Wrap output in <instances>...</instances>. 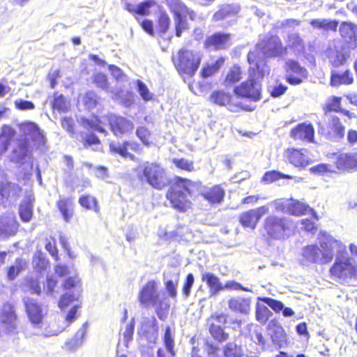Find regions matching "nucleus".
Instances as JSON below:
<instances>
[{"mask_svg": "<svg viewBox=\"0 0 357 357\" xmlns=\"http://www.w3.org/2000/svg\"><path fill=\"white\" fill-rule=\"evenodd\" d=\"M317 239L319 247L310 245L302 249L301 261L303 264H328L333 260L335 252L337 255L346 252V246L326 231H320Z\"/></svg>", "mask_w": 357, "mask_h": 357, "instance_id": "f257e3e1", "label": "nucleus"}, {"mask_svg": "<svg viewBox=\"0 0 357 357\" xmlns=\"http://www.w3.org/2000/svg\"><path fill=\"white\" fill-rule=\"evenodd\" d=\"M250 64L249 78L234 89L235 94L241 98L254 101L259 100L261 96V85L256 81L264 76L263 70H259V63L256 59L255 52H250L248 55Z\"/></svg>", "mask_w": 357, "mask_h": 357, "instance_id": "f03ea898", "label": "nucleus"}, {"mask_svg": "<svg viewBox=\"0 0 357 357\" xmlns=\"http://www.w3.org/2000/svg\"><path fill=\"white\" fill-rule=\"evenodd\" d=\"M191 185L192 182L188 179H176L166 195L173 208L179 211H185L190 207L191 202L188 197L190 195Z\"/></svg>", "mask_w": 357, "mask_h": 357, "instance_id": "7ed1b4c3", "label": "nucleus"}, {"mask_svg": "<svg viewBox=\"0 0 357 357\" xmlns=\"http://www.w3.org/2000/svg\"><path fill=\"white\" fill-rule=\"evenodd\" d=\"M202 56L199 52L182 49L176 56H172V61L178 72L181 75L192 76L197 70Z\"/></svg>", "mask_w": 357, "mask_h": 357, "instance_id": "20e7f679", "label": "nucleus"}, {"mask_svg": "<svg viewBox=\"0 0 357 357\" xmlns=\"http://www.w3.org/2000/svg\"><path fill=\"white\" fill-rule=\"evenodd\" d=\"M256 59L258 61L257 51L268 58L282 57L287 54V47H284L281 39L276 35H265L259 38L256 45Z\"/></svg>", "mask_w": 357, "mask_h": 357, "instance_id": "39448f33", "label": "nucleus"}, {"mask_svg": "<svg viewBox=\"0 0 357 357\" xmlns=\"http://www.w3.org/2000/svg\"><path fill=\"white\" fill-rule=\"evenodd\" d=\"M318 132L328 139L339 142L344 137L345 126L337 116L325 114L323 121L318 123Z\"/></svg>", "mask_w": 357, "mask_h": 357, "instance_id": "423d86ee", "label": "nucleus"}, {"mask_svg": "<svg viewBox=\"0 0 357 357\" xmlns=\"http://www.w3.org/2000/svg\"><path fill=\"white\" fill-rule=\"evenodd\" d=\"M139 300L146 307H153L159 319H163L160 310L163 308V305L166 307L167 305L160 295L157 282L149 281L141 289L139 294Z\"/></svg>", "mask_w": 357, "mask_h": 357, "instance_id": "0eeeda50", "label": "nucleus"}, {"mask_svg": "<svg viewBox=\"0 0 357 357\" xmlns=\"http://www.w3.org/2000/svg\"><path fill=\"white\" fill-rule=\"evenodd\" d=\"M144 180L153 188L161 190L169 183L165 170L156 163H146L143 169Z\"/></svg>", "mask_w": 357, "mask_h": 357, "instance_id": "6e6552de", "label": "nucleus"}, {"mask_svg": "<svg viewBox=\"0 0 357 357\" xmlns=\"http://www.w3.org/2000/svg\"><path fill=\"white\" fill-rule=\"evenodd\" d=\"M166 1L174 14L176 36L180 37L182 32L188 28L185 20L187 15L193 19L194 13L190 11L180 0H166Z\"/></svg>", "mask_w": 357, "mask_h": 357, "instance_id": "1a4fd4ad", "label": "nucleus"}, {"mask_svg": "<svg viewBox=\"0 0 357 357\" xmlns=\"http://www.w3.org/2000/svg\"><path fill=\"white\" fill-rule=\"evenodd\" d=\"M289 221L285 218L269 215L264 220V228L269 237L281 240L287 236V232L289 229Z\"/></svg>", "mask_w": 357, "mask_h": 357, "instance_id": "9d476101", "label": "nucleus"}, {"mask_svg": "<svg viewBox=\"0 0 357 357\" xmlns=\"http://www.w3.org/2000/svg\"><path fill=\"white\" fill-rule=\"evenodd\" d=\"M63 287L67 292L61 296L59 302V307L61 310L67 307L80 297L82 294L80 279L77 276H69L63 283Z\"/></svg>", "mask_w": 357, "mask_h": 357, "instance_id": "9b49d317", "label": "nucleus"}, {"mask_svg": "<svg viewBox=\"0 0 357 357\" xmlns=\"http://www.w3.org/2000/svg\"><path fill=\"white\" fill-rule=\"evenodd\" d=\"M344 253L337 255L336 252L335 262L330 271L333 276L339 278H357V266L351 262V259L343 256Z\"/></svg>", "mask_w": 357, "mask_h": 357, "instance_id": "f8f14e48", "label": "nucleus"}, {"mask_svg": "<svg viewBox=\"0 0 357 357\" xmlns=\"http://www.w3.org/2000/svg\"><path fill=\"white\" fill-rule=\"evenodd\" d=\"M286 81L291 85H299L307 77V70L294 59H286L284 65Z\"/></svg>", "mask_w": 357, "mask_h": 357, "instance_id": "ddd939ff", "label": "nucleus"}, {"mask_svg": "<svg viewBox=\"0 0 357 357\" xmlns=\"http://www.w3.org/2000/svg\"><path fill=\"white\" fill-rule=\"evenodd\" d=\"M0 324L5 333L15 335L17 333V317L14 307L10 303H5L0 310Z\"/></svg>", "mask_w": 357, "mask_h": 357, "instance_id": "4468645a", "label": "nucleus"}, {"mask_svg": "<svg viewBox=\"0 0 357 357\" xmlns=\"http://www.w3.org/2000/svg\"><path fill=\"white\" fill-rule=\"evenodd\" d=\"M20 130L24 135L23 141L28 144L31 141L33 146L38 149H43L45 146L46 139L36 123L32 122L22 123Z\"/></svg>", "mask_w": 357, "mask_h": 357, "instance_id": "2eb2a0df", "label": "nucleus"}, {"mask_svg": "<svg viewBox=\"0 0 357 357\" xmlns=\"http://www.w3.org/2000/svg\"><path fill=\"white\" fill-rule=\"evenodd\" d=\"M23 301L29 321L34 328H40L45 314L41 305L29 297H25Z\"/></svg>", "mask_w": 357, "mask_h": 357, "instance_id": "dca6fc26", "label": "nucleus"}, {"mask_svg": "<svg viewBox=\"0 0 357 357\" xmlns=\"http://www.w3.org/2000/svg\"><path fill=\"white\" fill-rule=\"evenodd\" d=\"M349 49L351 48L344 43L336 42L333 47H331L328 50V57L331 63L334 67L343 65L349 56Z\"/></svg>", "mask_w": 357, "mask_h": 357, "instance_id": "f3484780", "label": "nucleus"}, {"mask_svg": "<svg viewBox=\"0 0 357 357\" xmlns=\"http://www.w3.org/2000/svg\"><path fill=\"white\" fill-rule=\"evenodd\" d=\"M268 211L269 208L266 206H263L256 209L250 210L243 213L240 215V222L244 227H250L254 229L261 218L265 214L268 213Z\"/></svg>", "mask_w": 357, "mask_h": 357, "instance_id": "a211bd4d", "label": "nucleus"}, {"mask_svg": "<svg viewBox=\"0 0 357 357\" xmlns=\"http://www.w3.org/2000/svg\"><path fill=\"white\" fill-rule=\"evenodd\" d=\"M109 123L112 132L116 136L131 132L134 128L133 123L123 116L110 115Z\"/></svg>", "mask_w": 357, "mask_h": 357, "instance_id": "6ab92c4d", "label": "nucleus"}, {"mask_svg": "<svg viewBox=\"0 0 357 357\" xmlns=\"http://www.w3.org/2000/svg\"><path fill=\"white\" fill-rule=\"evenodd\" d=\"M268 333L271 336L273 343L279 348H283L288 345L287 335L284 328L277 321H271L268 324Z\"/></svg>", "mask_w": 357, "mask_h": 357, "instance_id": "aec40b11", "label": "nucleus"}, {"mask_svg": "<svg viewBox=\"0 0 357 357\" xmlns=\"http://www.w3.org/2000/svg\"><path fill=\"white\" fill-rule=\"evenodd\" d=\"M284 156L291 164L297 167H305L310 162L307 151L305 149H287L284 152Z\"/></svg>", "mask_w": 357, "mask_h": 357, "instance_id": "412c9836", "label": "nucleus"}, {"mask_svg": "<svg viewBox=\"0 0 357 357\" xmlns=\"http://www.w3.org/2000/svg\"><path fill=\"white\" fill-rule=\"evenodd\" d=\"M128 149L137 153H140L142 151L139 144L135 142H125L123 144H116L114 143L109 144V150L112 153L119 154L123 158H128L132 160H135V155L130 153L128 151Z\"/></svg>", "mask_w": 357, "mask_h": 357, "instance_id": "4be33fe9", "label": "nucleus"}, {"mask_svg": "<svg viewBox=\"0 0 357 357\" xmlns=\"http://www.w3.org/2000/svg\"><path fill=\"white\" fill-rule=\"evenodd\" d=\"M21 188L18 185L7 181L6 174L0 170V199L17 198L19 197Z\"/></svg>", "mask_w": 357, "mask_h": 357, "instance_id": "5701e85b", "label": "nucleus"}, {"mask_svg": "<svg viewBox=\"0 0 357 357\" xmlns=\"http://www.w3.org/2000/svg\"><path fill=\"white\" fill-rule=\"evenodd\" d=\"M335 165L340 171L357 170V152L340 153L336 158Z\"/></svg>", "mask_w": 357, "mask_h": 357, "instance_id": "b1692460", "label": "nucleus"}, {"mask_svg": "<svg viewBox=\"0 0 357 357\" xmlns=\"http://www.w3.org/2000/svg\"><path fill=\"white\" fill-rule=\"evenodd\" d=\"M314 130L310 123H299L291 130L290 136L294 139H300L307 142H312L314 140Z\"/></svg>", "mask_w": 357, "mask_h": 357, "instance_id": "393cba45", "label": "nucleus"}, {"mask_svg": "<svg viewBox=\"0 0 357 357\" xmlns=\"http://www.w3.org/2000/svg\"><path fill=\"white\" fill-rule=\"evenodd\" d=\"M231 35L229 33H216L206 40L207 47H213L215 50L225 49L231 45Z\"/></svg>", "mask_w": 357, "mask_h": 357, "instance_id": "a878e982", "label": "nucleus"}, {"mask_svg": "<svg viewBox=\"0 0 357 357\" xmlns=\"http://www.w3.org/2000/svg\"><path fill=\"white\" fill-rule=\"evenodd\" d=\"M341 36L348 43V47L354 48L356 46L357 26L351 22H342L340 26Z\"/></svg>", "mask_w": 357, "mask_h": 357, "instance_id": "bb28decb", "label": "nucleus"}, {"mask_svg": "<svg viewBox=\"0 0 357 357\" xmlns=\"http://www.w3.org/2000/svg\"><path fill=\"white\" fill-rule=\"evenodd\" d=\"M201 195L204 199L212 204H218L222 202L225 197V190L220 185H214L211 188H204Z\"/></svg>", "mask_w": 357, "mask_h": 357, "instance_id": "cd10ccee", "label": "nucleus"}, {"mask_svg": "<svg viewBox=\"0 0 357 357\" xmlns=\"http://www.w3.org/2000/svg\"><path fill=\"white\" fill-rule=\"evenodd\" d=\"M287 50H291L295 54L303 53L305 50V43L298 33L288 34L285 39Z\"/></svg>", "mask_w": 357, "mask_h": 357, "instance_id": "c85d7f7f", "label": "nucleus"}, {"mask_svg": "<svg viewBox=\"0 0 357 357\" xmlns=\"http://www.w3.org/2000/svg\"><path fill=\"white\" fill-rule=\"evenodd\" d=\"M289 211L291 214L294 215L310 214L312 215L316 220H319L317 213L314 209L310 208L308 205L298 201L292 200L289 204Z\"/></svg>", "mask_w": 357, "mask_h": 357, "instance_id": "c756f323", "label": "nucleus"}, {"mask_svg": "<svg viewBox=\"0 0 357 357\" xmlns=\"http://www.w3.org/2000/svg\"><path fill=\"white\" fill-rule=\"evenodd\" d=\"M240 10V7L236 4H227L220 7L213 16V20L218 22L227 17H234Z\"/></svg>", "mask_w": 357, "mask_h": 357, "instance_id": "7c9ffc66", "label": "nucleus"}, {"mask_svg": "<svg viewBox=\"0 0 357 357\" xmlns=\"http://www.w3.org/2000/svg\"><path fill=\"white\" fill-rule=\"evenodd\" d=\"M18 228V225L14 217L5 218L0 220V236L8 237L14 235Z\"/></svg>", "mask_w": 357, "mask_h": 357, "instance_id": "2f4dec72", "label": "nucleus"}, {"mask_svg": "<svg viewBox=\"0 0 357 357\" xmlns=\"http://www.w3.org/2000/svg\"><path fill=\"white\" fill-rule=\"evenodd\" d=\"M34 197L32 195H27L20 206V216L22 221L29 222L33 215Z\"/></svg>", "mask_w": 357, "mask_h": 357, "instance_id": "473e14b6", "label": "nucleus"}, {"mask_svg": "<svg viewBox=\"0 0 357 357\" xmlns=\"http://www.w3.org/2000/svg\"><path fill=\"white\" fill-rule=\"evenodd\" d=\"M354 82V77L349 70H345L342 73L333 72L331 76V85L332 86H339L342 84L349 85Z\"/></svg>", "mask_w": 357, "mask_h": 357, "instance_id": "72a5a7b5", "label": "nucleus"}, {"mask_svg": "<svg viewBox=\"0 0 357 357\" xmlns=\"http://www.w3.org/2000/svg\"><path fill=\"white\" fill-rule=\"evenodd\" d=\"M310 24L314 29L324 31H335L338 26V21L328 19H314L310 21Z\"/></svg>", "mask_w": 357, "mask_h": 357, "instance_id": "f704fd0d", "label": "nucleus"}, {"mask_svg": "<svg viewBox=\"0 0 357 357\" xmlns=\"http://www.w3.org/2000/svg\"><path fill=\"white\" fill-rule=\"evenodd\" d=\"M202 280L206 282L209 287L211 295H215L218 291L223 289V287L219 278L211 273H205L202 275Z\"/></svg>", "mask_w": 357, "mask_h": 357, "instance_id": "c9c22d12", "label": "nucleus"}, {"mask_svg": "<svg viewBox=\"0 0 357 357\" xmlns=\"http://www.w3.org/2000/svg\"><path fill=\"white\" fill-rule=\"evenodd\" d=\"M15 135V131L8 126H3L0 134V154H3L8 149L11 139Z\"/></svg>", "mask_w": 357, "mask_h": 357, "instance_id": "e433bc0d", "label": "nucleus"}, {"mask_svg": "<svg viewBox=\"0 0 357 357\" xmlns=\"http://www.w3.org/2000/svg\"><path fill=\"white\" fill-rule=\"evenodd\" d=\"M29 153V144L25 141H19L12 151L11 160L17 162L22 161Z\"/></svg>", "mask_w": 357, "mask_h": 357, "instance_id": "4c0bfd02", "label": "nucleus"}, {"mask_svg": "<svg viewBox=\"0 0 357 357\" xmlns=\"http://www.w3.org/2000/svg\"><path fill=\"white\" fill-rule=\"evenodd\" d=\"M250 303L249 299L237 298L230 299L228 302V305L231 310L247 314L250 310Z\"/></svg>", "mask_w": 357, "mask_h": 357, "instance_id": "58836bf2", "label": "nucleus"}, {"mask_svg": "<svg viewBox=\"0 0 357 357\" xmlns=\"http://www.w3.org/2000/svg\"><path fill=\"white\" fill-rule=\"evenodd\" d=\"M86 334L84 328L79 329L73 338L65 342L63 348L67 351H75L81 347L83 342V338Z\"/></svg>", "mask_w": 357, "mask_h": 357, "instance_id": "ea45409f", "label": "nucleus"}, {"mask_svg": "<svg viewBox=\"0 0 357 357\" xmlns=\"http://www.w3.org/2000/svg\"><path fill=\"white\" fill-rule=\"evenodd\" d=\"M57 207L65 221L68 222L73 215V204L70 199H61L57 202Z\"/></svg>", "mask_w": 357, "mask_h": 357, "instance_id": "a19ab883", "label": "nucleus"}, {"mask_svg": "<svg viewBox=\"0 0 357 357\" xmlns=\"http://www.w3.org/2000/svg\"><path fill=\"white\" fill-rule=\"evenodd\" d=\"M224 357H243V351L241 347L234 342H229L222 349Z\"/></svg>", "mask_w": 357, "mask_h": 357, "instance_id": "79ce46f5", "label": "nucleus"}, {"mask_svg": "<svg viewBox=\"0 0 357 357\" xmlns=\"http://www.w3.org/2000/svg\"><path fill=\"white\" fill-rule=\"evenodd\" d=\"M26 261L17 259L15 261L14 264L9 267L7 276L9 280H14L19 273L26 267Z\"/></svg>", "mask_w": 357, "mask_h": 357, "instance_id": "37998d69", "label": "nucleus"}, {"mask_svg": "<svg viewBox=\"0 0 357 357\" xmlns=\"http://www.w3.org/2000/svg\"><path fill=\"white\" fill-rule=\"evenodd\" d=\"M210 100L216 105L223 106L229 102L231 96L223 91H215L211 94Z\"/></svg>", "mask_w": 357, "mask_h": 357, "instance_id": "c03bdc74", "label": "nucleus"}, {"mask_svg": "<svg viewBox=\"0 0 357 357\" xmlns=\"http://www.w3.org/2000/svg\"><path fill=\"white\" fill-rule=\"evenodd\" d=\"M209 331L212 337L219 342H222L229 339V334L214 323H212L209 328Z\"/></svg>", "mask_w": 357, "mask_h": 357, "instance_id": "a18cd8bd", "label": "nucleus"}, {"mask_svg": "<svg viewBox=\"0 0 357 357\" xmlns=\"http://www.w3.org/2000/svg\"><path fill=\"white\" fill-rule=\"evenodd\" d=\"M224 61L225 59L221 57L218 59L215 63L208 64L207 66H204L201 71L202 77H208L212 75L219 70V68L222 66Z\"/></svg>", "mask_w": 357, "mask_h": 357, "instance_id": "49530a36", "label": "nucleus"}, {"mask_svg": "<svg viewBox=\"0 0 357 357\" xmlns=\"http://www.w3.org/2000/svg\"><path fill=\"white\" fill-rule=\"evenodd\" d=\"M271 311L266 305L257 303L256 306V319L261 324H264L271 316Z\"/></svg>", "mask_w": 357, "mask_h": 357, "instance_id": "de8ad7c7", "label": "nucleus"}, {"mask_svg": "<svg viewBox=\"0 0 357 357\" xmlns=\"http://www.w3.org/2000/svg\"><path fill=\"white\" fill-rule=\"evenodd\" d=\"M241 78V71L240 67L237 66H234L229 70L225 83L227 86L231 85L238 81H239Z\"/></svg>", "mask_w": 357, "mask_h": 357, "instance_id": "09e8293b", "label": "nucleus"}, {"mask_svg": "<svg viewBox=\"0 0 357 357\" xmlns=\"http://www.w3.org/2000/svg\"><path fill=\"white\" fill-rule=\"evenodd\" d=\"M82 101L87 109H91L98 104L99 98L94 92L89 91L82 97Z\"/></svg>", "mask_w": 357, "mask_h": 357, "instance_id": "8fccbe9b", "label": "nucleus"}, {"mask_svg": "<svg viewBox=\"0 0 357 357\" xmlns=\"http://www.w3.org/2000/svg\"><path fill=\"white\" fill-rule=\"evenodd\" d=\"M136 84L137 87V91L143 100L147 102L151 100L153 98V94L150 92L147 86L142 81L137 79L136 81Z\"/></svg>", "mask_w": 357, "mask_h": 357, "instance_id": "3c124183", "label": "nucleus"}, {"mask_svg": "<svg viewBox=\"0 0 357 357\" xmlns=\"http://www.w3.org/2000/svg\"><path fill=\"white\" fill-rule=\"evenodd\" d=\"M79 202L82 206L87 209H91L96 212L98 211L97 201L92 196H82L79 199Z\"/></svg>", "mask_w": 357, "mask_h": 357, "instance_id": "603ef678", "label": "nucleus"}, {"mask_svg": "<svg viewBox=\"0 0 357 357\" xmlns=\"http://www.w3.org/2000/svg\"><path fill=\"white\" fill-rule=\"evenodd\" d=\"M82 124H83L84 127H85L86 128H90L94 131H97L100 133L106 132V130L102 126L100 121L99 120H98L96 118H94L91 120L83 119Z\"/></svg>", "mask_w": 357, "mask_h": 357, "instance_id": "864d4df0", "label": "nucleus"}, {"mask_svg": "<svg viewBox=\"0 0 357 357\" xmlns=\"http://www.w3.org/2000/svg\"><path fill=\"white\" fill-rule=\"evenodd\" d=\"M341 100V98L335 96L328 98L324 107L325 114H327L328 112H339Z\"/></svg>", "mask_w": 357, "mask_h": 357, "instance_id": "5fc2aeb1", "label": "nucleus"}, {"mask_svg": "<svg viewBox=\"0 0 357 357\" xmlns=\"http://www.w3.org/2000/svg\"><path fill=\"white\" fill-rule=\"evenodd\" d=\"M68 102L65 100L63 95L55 94L54 102L52 103L53 108L59 112H65L68 109Z\"/></svg>", "mask_w": 357, "mask_h": 357, "instance_id": "6e6d98bb", "label": "nucleus"}, {"mask_svg": "<svg viewBox=\"0 0 357 357\" xmlns=\"http://www.w3.org/2000/svg\"><path fill=\"white\" fill-rule=\"evenodd\" d=\"M164 342L167 351L170 354L171 356H173L174 355V342L172 335L171 329L169 326L167 327L165 329V333L164 335Z\"/></svg>", "mask_w": 357, "mask_h": 357, "instance_id": "4d7b16f0", "label": "nucleus"}, {"mask_svg": "<svg viewBox=\"0 0 357 357\" xmlns=\"http://www.w3.org/2000/svg\"><path fill=\"white\" fill-rule=\"evenodd\" d=\"M136 135L145 146H149L150 131L145 127H139L136 130Z\"/></svg>", "mask_w": 357, "mask_h": 357, "instance_id": "13d9d810", "label": "nucleus"}, {"mask_svg": "<svg viewBox=\"0 0 357 357\" xmlns=\"http://www.w3.org/2000/svg\"><path fill=\"white\" fill-rule=\"evenodd\" d=\"M261 300L275 312H279L283 309L284 305L281 301L268 297L263 298Z\"/></svg>", "mask_w": 357, "mask_h": 357, "instance_id": "bf43d9fd", "label": "nucleus"}, {"mask_svg": "<svg viewBox=\"0 0 357 357\" xmlns=\"http://www.w3.org/2000/svg\"><path fill=\"white\" fill-rule=\"evenodd\" d=\"M155 3L154 0H148L139 3L135 10V13L145 15L148 14L149 9Z\"/></svg>", "mask_w": 357, "mask_h": 357, "instance_id": "052dcab7", "label": "nucleus"}, {"mask_svg": "<svg viewBox=\"0 0 357 357\" xmlns=\"http://www.w3.org/2000/svg\"><path fill=\"white\" fill-rule=\"evenodd\" d=\"M173 163L179 169L187 170V171H192L194 168L192 162L181 158V159H174Z\"/></svg>", "mask_w": 357, "mask_h": 357, "instance_id": "680f3d73", "label": "nucleus"}, {"mask_svg": "<svg viewBox=\"0 0 357 357\" xmlns=\"http://www.w3.org/2000/svg\"><path fill=\"white\" fill-rule=\"evenodd\" d=\"M93 82L96 86L103 90L108 89V82L107 76L102 73H98L94 75Z\"/></svg>", "mask_w": 357, "mask_h": 357, "instance_id": "e2e57ef3", "label": "nucleus"}, {"mask_svg": "<svg viewBox=\"0 0 357 357\" xmlns=\"http://www.w3.org/2000/svg\"><path fill=\"white\" fill-rule=\"evenodd\" d=\"M281 178H289V176L284 175L278 172L272 171L266 172L263 176V181L267 183H271Z\"/></svg>", "mask_w": 357, "mask_h": 357, "instance_id": "0e129e2a", "label": "nucleus"}, {"mask_svg": "<svg viewBox=\"0 0 357 357\" xmlns=\"http://www.w3.org/2000/svg\"><path fill=\"white\" fill-rule=\"evenodd\" d=\"M26 286L32 294L39 295L40 294V287L37 279L29 278L26 280Z\"/></svg>", "mask_w": 357, "mask_h": 357, "instance_id": "69168bd1", "label": "nucleus"}, {"mask_svg": "<svg viewBox=\"0 0 357 357\" xmlns=\"http://www.w3.org/2000/svg\"><path fill=\"white\" fill-rule=\"evenodd\" d=\"M33 264L37 271H41L46 268L48 261L42 256L41 254H39L38 256L33 258Z\"/></svg>", "mask_w": 357, "mask_h": 357, "instance_id": "338daca9", "label": "nucleus"}, {"mask_svg": "<svg viewBox=\"0 0 357 357\" xmlns=\"http://www.w3.org/2000/svg\"><path fill=\"white\" fill-rule=\"evenodd\" d=\"M251 340L262 347H264L266 343L261 329L258 326L255 327L253 334L251 335Z\"/></svg>", "mask_w": 357, "mask_h": 357, "instance_id": "774afa93", "label": "nucleus"}]
</instances>
